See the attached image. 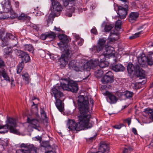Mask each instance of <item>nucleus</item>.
Returning <instances> with one entry per match:
<instances>
[{"label": "nucleus", "mask_w": 153, "mask_h": 153, "mask_svg": "<svg viewBox=\"0 0 153 153\" xmlns=\"http://www.w3.org/2000/svg\"><path fill=\"white\" fill-rule=\"evenodd\" d=\"M77 101L80 113L78 116V122L76 123L73 120H69L67 124L68 128L72 131H78L91 128L93 125L90 122L91 115L89 112L88 101L82 95L78 97Z\"/></svg>", "instance_id": "obj_1"}, {"label": "nucleus", "mask_w": 153, "mask_h": 153, "mask_svg": "<svg viewBox=\"0 0 153 153\" xmlns=\"http://www.w3.org/2000/svg\"><path fill=\"white\" fill-rule=\"evenodd\" d=\"M6 124L0 125V129H3V131H0V133H5L7 132L9 130L11 133L18 134L19 133V131L15 129L16 126V120L12 118L9 117L7 118Z\"/></svg>", "instance_id": "obj_2"}, {"label": "nucleus", "mask_w": 153, "mask_h": 153, "mask_svg": "<svg viewBox=\"0 0 153 153\" xmlns=\"http://www.w3.org/2000/svg\"><path fill=\"white\" fill-rule=\"evenodd\" d=\"M63 51V53L60 58L59 59L60 64L62 66L65 67L71 60V56L72 52L69 47L63 48L61 49Z\"/></svg>", "instance_id": "obj_3"}, {"label": "nucleus", "mask_w": 153, "mask_h": 153, "mask_svg": "<svg viewBox=\"0 0 153 153\" xmlns=\"http://www.w3.org/2000/svg\"><path fill=\"white\" fill-rule=\"evenodd\" d=\"M138 61L140 66L143 67L146 66V62L149 65H153V53L149 52L147 57L145 56L144 53L141 54L138 57Z\"/></svg>", "instance_id": "obj_4"}, {"label": "nucleus", "mask_w": 153, "mask_h": 153, "mask_svg": "<svg viewBox=\"0 0 153 153\" xmlns=\"http://www.w3.org/2000/svg\"><path fill=\"white\" fill-rule=\"evenodd\" d=\"M17 54L22 59V61L20 62L17 66V73L20 74L23 68L24 63H26L30 60V57L29 55L20 50H18Z\"/></svg>", "instance_id": "obj_5"}, {"label": "nucleus", "mask_w": 153, "mask_h": 153, "mask_svg": "<svg viewBox=\"0 0 153 153\" xmlns=\"http://www.w3.org/2000/svg\"><path fill=\"white\" fill-rule=\"evenodd\" d=\"M57 92L56 89L52 88L51 94L52 95H53L56 99L55 105L56 107L60 112H62L63 111L64 107L62 101L60 98L64 97V95L62 92H59L57 93Z\"/></svg>", "instance_id": "obj_6"}, {"label": "nucleus", "mask_w": 153, "mask_h": 153, "mask_svg": "<svg viewBox=\"0 0 153 153\" xmlns=\"http://www.w3.org/2000/svg\"><path fill=\"white\" fill-rule=\"evenodd\" d=\"M63 4L66 8L69 10L70 13H66V15L69 17L71 16L72 13H74L77 7L76 5L75 0H63Z\"/></svg>", "instance_id": "obj_7"}, {"label": "nucleus", "mask_w": 153, "mask_h": 153, "mask_svg": "<svg viewBox=\"0 0 153 153\" xmlns=\"http://www.w3.org/2000/svg\"><path fill=\"white\" fill-rule=\"evenodd\" d=\"M138 64L136 65L135 66H134L132 64L129 63L127 67V69L128 73L131 74L134 71L139 76H142L144 74L145 71L141 68L142 67L140 66L139 63Z\"/></svg>", "instance_id": "obj_8"}, {"label": "nucleus", "mask_w": 153, "mask_h": 153, "mask_svg": "<svg viewBox=\"0 0 153 153\" xmlns=\"http://www.w3.org/2000/svg\"><path fill=\"white\" fill-rule=\"evenodd\" d=\"M57 0H52V4L53 7V15L54 16H58L62 11V7Z\"/></svg>", "instance_id": "obj_9"}, {"label": "nucleus", "mask_w": 153, "mask_h": 153, "mask_svg": "<svg viewBox=\"0 0 153 153\" xmlns=\"http://www.w3.org/2000/svg\"><path fill=\"white\" fill-rule=\"evenodd\" d=\"M70 83V82H69L66 79H64L62 80V81L61 82L60 86L57 85L52 88H56L58 92H62L61 91L62 90L68 91Z\"/></svg>", "instance_id": "obj_10"}, {"label": "nucleus", "mask_w": 153, "mask_h": 153, "mask_svg": "<svg viewBox=\"0 0 153 153\" xmlns=\"http://www.w3.org/2000/svg\"><path fill=\"white\" fill-rule=\"evenodd\" d=\"M128 8V5L126 4L124 7L123 6L118 7L117 14L119 15V19H122L126 18L127 14Z\"/></svg>", "instance_id": "obj_11"}, {"label": "nucleus", "mask_w": 153, "mask_h": 153, "mask_svg": "<svg viewBox=\"0 0 153 153\" xmlns=\"http://www.w3.org/2000/svg\"><path fill=\"white\" fill-rule=\"evenodd\" d=\"M103 94L106 96L107 101L111 104L116 103L118 100V98L115 95L108 91H106Z\"/></svg>", "instance_id": "obj_12"}, {"label": "nucleus", "mask_w": 153, "mask_h": 153, "mask_svg": "<svg viewBox=\"0 0 153 153\" xmlns=\"http://www.w3.org/2000/svg\"><path fill=\"white\" fill-rule=\"evenodd\" d=\"M113 75L111 71L107 72L101 79V82L103 84L111 83L113 82Z\"/></svg>", "instance_id": "obj_13"}, {"label": "nucleus", "mask_w": 153, "mask_h": 153, "mask_svg": "<svg viewBox=\"0 0 153 153\" xmlns=\"http://www.w3.org/2000/svg\"><path fill=\"white\" fill-rule=\"evenodd\" d=\"M6 35L4 30H0V40L1 41V45L2 47L7 46L9 43L8 39L6 37Z\"/></svg>", "instance_id": "obj_14"}, {"label": "nucleus", "mask_w": 153, "mask_h": 153, "mask_svg": "<svg viewBox=\"0 0 153 153\" xmlns=\"http://www.w3.org/2000/svg\"><path fill=\"white\" fill-rule=\"evenodd\" d=\"M1 4L4 12L12 13L13 10L11 9L10 2L8 0H4L1 3Z\"/></svg>", "instance_id": "obj_15"}, {"label": "nucleus", "mask_w": 153, "mask_h": 153, "mask_svg": "<svg viewBox=\"0 0 153 153\" xmlns=\"http://www.w3.org/2000/svg\"><path fill=\"white\" fill-rule=\"evenodd\" d=\"M115 53V51L113 47L111 46H108L106 47L105 49V51L104 53L101 55V56L104 58L105 57L108 56H111Z\"/></svg>", "instance_id": "obj_16"}, {"label": "nucleus", "mask_w": 153, "mask_h": 153, "mask_svg": "<svg viewBox=\"0 0 153 153\" xmlns=\"http://www.w3.org/2000/svg\"><path fill=\"white\" fill-rule=\"evenodd\" d=\"M21 148H24V149L29 150L32 153H37L38 149L34 146L33 144L28 145L24 143H22L20 146Z\"/></svg>", "instance_id": "obj_17"}, {"label": "nucleus", "mask_w": 153, "mask_h": 153, "mask_svg": "<svg viewBox=\"0 0 153 153\" xmlns=\"http://www.w3.org/2000/svg\"><path fill=\"white\" fill-rule=\"evenodd\" d=\"M91 66L89 65L88 63L84 64L83 65V69L85 70L84 74H85L87 75L83 77V79L84 80H89L90 79V75L91 74L88 71H89L91 68Z\"/></svg>", "instance_id": "obj_18"}, {"label": "nucleus", "mask_w": 153, "mask_h": 153, "mask_svg": "<svg viewBox=\"0 0 153 153\" xmlns=\"http://www.w3.org/2000/svg\"><path fill=\"white\" fill-rule=\"evenodd\" d=\"M119 39V34L115 31H111L110 33L108 41L110 42H114Z\"/></svg>", "instance_id": "obj_19"}, {"label": "nucleus", "mask_w": 153, "mask_h": 153, "mask_svg": "<svg viewBox=\"0 0 153 153\" xmlns=\"http://www.w3.org/2000/svg\"><path fill=\"white\" fill-rule=\"evenodd\" d=\"M139 14L138 12H131L129 16L128 20L131 22H134L137 21Z\"/></svg>", "instance_id": "obj_20"}, {"label": "nucleus", "mask_w": 153, "mask_h": 153, "mask_svg": "<svg viewBox=\"0 0 153 153\" xmlns=\"http://www.w3.org/2000/svg\"><path fill=\"white\" fill-rule=\"evenodd\" d=\"M68 91L73 92L76 93L78 90V84L74 82L73 81L70 82L69 88Z\"/></svg>", "instance_id": "obj_21"}, {"label": "nucleus", "mask_w": 153, "mask_h": 153, "mask_svg": "<svg viewBox=\"0 0 153 153\" xmlns=\"http://www.w3.org/2000/svg\"><path fill=\"white\" fill-rule=\"evenodd\" d=\"M99 66L101 68H103L107 67L109 65V63L108 61H105V57L101 56V55L99 57Z\"/></svg>", "instance_id": "obj_22"}, {"label": "nucleus", "mask_w": 153, "mask_h": 153, "mask_svg": "<svg viewBox=\"0 0 153 153\" xmlns=\"http://www.w3.org/2000/svg\"><path fill=\"white\" fill-rule=\"evenodd\" d=\"M111 68L116 72L123 71L125 69L124 66L120 64L112 65L111 67Z\"/></svg>", "instance_id": "obj_23"}, {"label": "nucleus", "mask_w": 153, "mask_h": 153, "mask_svg": "<svg viewBox=\"0 0 153 153\" xmlns=\"http://www.w3.org/2000/svg\"><path fill=\"white\" fill-rule=\"evenodd\" d=\"M76 61L74 60H71L68 64L69 68L70 69H74L76 71H79L80 70V68L76 66Z\"/></svg>", "instance_id": "obj_24"}, {"label": "nucleus", "mask_w": 153, "mask_h": 153, "mask_svg": "<svg viewBox=\"0 0 153 153\" xmlns=\"http://www.w3.org/2000/svg\"><path fill=\"white\" fill-rule=\"evenodd\" d=\"M27 120V123L32 125L33 126H34L37 124H39V120L37 119L28 117Z\"/></svg>", "instance_id": "obj_25"}, {"label": "nucleus", "mask_w": 153, "mask_h": 153, "mask_svg": "<svg viewBox=\"0 0 153 153\" xmlns=\"http://www.w3.org/2000/svg\"><path fill=\"white\" fill-rule=\"evenodd\" d=\"M144 112L146 114H148L149 118L153 122V110L148 108L144 109Z\"/></svg>", "instance_id": "obj_26"}, {"label": "nucleus", "mask_w": 153, "mask_h": 153, "mask_svg": "<svg viewBox=\"0 0 153 153\" xmlns=\"http://www.w3.org/2000/svg\"><path fill=\"white\" fill-rule=\"evenodd\" d=\"M1 76L4 78V80L10 82V78L9 77L7 72L5 70L3 69L2 70V71L1 72Z\"/></svg>", "instance_id": "obj_27"}, {"label": "nucleus", "mask_w": 153, "mask_h": 153, "mask_svg": "<svg viewBox=\"0 0 153 153\" xmlns=\"http://www.w3.org/2000/svg\"><path fill=\"white\" fill-rule=\"evenodd\" d=\"M24 49L26 51L33 53L34 51V48L33 46L30 44H25L23 47Z\"/></svg>", "instance_id": "obj_28"}, {"label": "nucleus", "mask_w": 153, "mask_h": 153, "mask_svg": "<svg viewBox=\"0 0 153 153\" xmlns=\"http://www.w3.org/2000/svg\"><path fill=\"white\" fill-rule=\"evenodd\" d=\"M75 37L76 39V43H77L78 45L79 46H81L84 42V40L82 38L79 37V36L77 35H75Z\"/></svg>", "instance_id": "obj_29"}, {"label": "nucleus", "mask_w": 153, "mask_h": 153, "mask_svg": "<svg viewBox=\"0 0 153 153\" xmlns=\"http://www.w3.org/2000/svg\"><path fill=\"white\" fill-rule=\"evenodd\" d=\"M58 38L63 43H65L68 42V39L67 36L65 35H59L58 36Z\"/></svg>", "instance_id": "obj_30"}, {"label": "nucleus", "mask_w": 153, "mask_h": 153, "mask_svg": "<svg viewBox=\"0 0 153 153\" xmlns=\"http://www.w3.org/2000/svg\"><path fill=\"white\" fill-rule=\"evenodd\" d=\"M23 80L26 81V83L28 84L30 82V79L28 74L27 73H24L22 75Z\"/></svg>", "instance_id": "obj_31"}, {"label": "nucleus", "mask_w": 153, "mask_h": 153, "mask_svg": "<svg viewBox=\"0 0 153 153\" xmlns=\"http://www.w3.org/2000/svg\"><path fill=\"white\" fill-rule=\"evenodd\" d=\"M134 95V93L131 91H126L124 92V95L127 99H132Z\"/></svg>", "instance_id": "obj_32"}, {"label": "nucleus", "mask_w": 153, "mask_h": 153, "mask_svg": "<svg viewBox=\"0 0 153 153\" xmlns=\"http://www.w3.org/2000/svg\"><path fill=\"white\" fill-rule=\"evenodd\" d=\"M121 21L119 19L116 22L115 26V30H114L115 31L117 32V31L121 29Z\"/></svg>", "instance_id": "obj_33"}, {"label": "nucleus", "mask_w": 153, "mask_h": 153, "mask_svg": "<svg viewBox=\"0 0 153 153\" xmlns=\"http://www.w3.org/2000/svg\"><path fill=\"white\" fill-rule=\"evenodd\" d=\"M99 58L98 59L92 60L91 62V67L93 69H94L96 66H99Z\"/></svg>", "instance_id": "obj_34"}, {"label": "nucleus", "mask_w": 153, "mask_h": 153, "mask_svg": "<svg viewBox=\"0 0 153 153\" xmlns=\"http://www.w3.org/2000/svg\"><path fill=\"white\" fill-rule=\"evenodd\" d=\"M47 38H49L51 41L55 38L56 35L52 31H51L50 33H47Z\"/></svg>", "instance_id": "obj_35"}, {"label": "nucleus", "mask_w": 153, "mask_h": 153, "mask_svg": "<svg viewBox=\"0 0 153 153\" xmlns=\"http://www.w3.org/2000/svg\"><path fill=\"white\" fill-rule=\"evenodd\" d=\"M41 146L46 148H51V145L49 143V142L47 141H43L42 143L41 144Z\"/></svg>", "instance_id": "obj_36"}, {"label": "nucleus", "mask_w": 153, "mask_h": 153, "mask_svg": "<svg viewBox=\"0 0 153 153\" xmlns=\"http://www.w3.org/2000/svg\"><path fill=\"white\" fill-rule=\"evenodd\" d=\"M106 40V39L105 38L99 39L98 44L104 47L105 45Z\"/></svg>", "instance_id": "obj_37"}, {"label": "nucleus", "mask_w": 153, "mask_h": 153, "mask_svg": "<svg viewBox=\"0 0 153 153\" xmlns=\"http://www.w3.org/2000/svg\"><path fill=\"white\" fill-rule=\"evenodd\" d=\"M95 75L97 77H100L103 74V72L101 69H97L94 72Z\"/></svg>", "instance_id": "obj_38"}, {"label": "nucleus", "mask_w": 153, "mask_h": 153, "mask_svg": "<svg viewBox=\"0 0 153 153\" xmlns=\"http://www.w3.org/2000/svg\"><path fill=\"white\" fill-rule=\"evenodd\" d=\"M114 27L113 25L107 24L105 27V32H109L111 30L112 28Z\"/></svg>", "instance_id": "obj_39"}, {"label": "nucleus", "mask_w": 153, "mask_h": 153, "mask_svg": "<svg viewBox=\"0 0 153 153\" xmlns=\"http://www.w3.org/2000/svg\"><path fill=\"white\" fill-rule=\"evenodd\" d=\"M16 153H32L29 150L24 149H18L16 151Z\"/></svg>", "instance_id": "obj_40"}, {"label": "nucleus", "mask_w": 153, "mask_h": 153, "mask_svg": "<svg viewBox=\"0 0 153 153\" xmlns=\"http://www.w3.org/2000/svg\"><path fill=\"white\" fill-rule=\"evenodd\" d=\"M6 37L8 38V40L9 39H12V40H17L16 38L11 33H7L6 35Z\"/></svg>", "instance_id": "obj_41"}, {"label": "nucleus", "mask_w": 153, "mask_h": 153, "mask_svg": "<svg viewBox=\"0 0 153 153\" xmlns=\"http://www.w3.org/2000/svg\"><path fill=\"white\" fill-rule=\"evenodd\" d=\"M18 19L19 20H25L26 19H30V17L29 16H25V14L24 13H22L19 16Z\"/></svg>", "instance_id": "obj_42"}, {"label": "nucleus", "mask_w": 153, "mask_h": 153, "mask_svg": "<svg viewBox=\"0 0 153 153\" xmlns=\"http://www.w3.org/2000/svg\"><path fill=\"white\" fill-rule=\"evenodd\" d=\"M12 50V48L11 47H7L4 49V51L6 55H8L9 53H11Z\"/></svg>", "instance_id": "obj_43"}, {"label": "nucleus", "mask_w": 153, "mask_h": 153, "mask_svg": "<svg viewBox=\"0 0 153 153\" xmlns=\"http://www.w3.org/2000/svg\"><path fill=\"white\" fill-rule=\"evenodd\" d=\"M142 31H141L137 33H135L133 35L129 37V39H132L136 38L139 36V35L141 33Z\"/></svg>", "instance_id": "obj_44"}, {"label": "nucleus", "mask_w": 153, "mask_h": 153, "mask_svg": "<svg viewBox=\"0 0 153 153\" xmlns=\"http://www.w3.org/2000/svg\"><path fill=\"white\" fill-rule=\"evenodd\" d=\"M40 112L42 118L43 119L46 118V115L44 110L43 109H41Z\"/></svg>", "instance_id": "obj_45"}, {"label": "nucleus", "mask_w": 153, "mask_h": 153, "mask_svg": "<svg viewBox=\"0 0 153 153\" xmlns=\"http://www.w3.org/2000/svg\"><path fill=\"white\" fill-rule=\"evenodd\" d=\"M97 48V51L99 53L100 51H101L104 48L102 46L98 44V45L96 46Z\"/></svg>", "instance_id": "obj_46"}, {"label": "nucleus", "mask_w": 153, "mask_h": 153, "mask_svg": "<svg viewBox=\"0 0 153 153\" xmlns=\"http://www.w3.org/2000/svg\"><path fill=\"white\" fill-rule=\"evenodd\" d=\"M5 66V64L4 61L0 58V67L3 68Z\"/></svg>", "instance_id": "obj_47"}, {"label": "nucleus", "mask_w": 153, "mask_h": 153, "mask_svg": "<svg viewBox=\"0 0 153 153\" xmlns=\"http://www.w3.org/2000/svg\"><path fill=\"white\" fill-rule=\"evenodd\" d=\"M12 13L10 16V17L12 19H14L17 17V15L16 13H14L13 10L12 13Z\"/></svg>", "instance_id": "obj_48"}, {"label": "nucleus", "mask_w": 153, "mask_h": 153, "mask_svg": "<svg viewBox=\"0 0 153 153\" xmlns=\"http://www.w3.org/2000/svg\"><path fill=\"white\" fill-rule=\"evenodd\" d=\"M41 39L43 40L45 39H47V33H45L44 34H42L40 36Z\"/></svg>", "instance_id": "obj_49"}, {"label": "nucleus", "mask_w": 153, "mask_h": 153, "mask_svg": "<svg viewBox=\"0 0 153 153\" xmlns=\"http://www.w3.org/2000/svg\"><path fill=\"white\" fill-rule=\"evenodd\" d=\"M34 140L39 141L40 143L42 140V137L39 136L33 138Z\"/></svg>", "instance_id": "obj_50"}, {"label": "nucleus", "mask_w": 153, "mask_h": 153, "mask_svg": "<svg viewBox=\"0 0 153 153\" xmlns=\"http://www.w3.org/2000/svg\"><path fill=\"white\" fill-rule=\"evenodd\" d=\"M145 82H143V81L142 82H138V83H135L134 84V86L135 88V89L137 88H138V87L137 86V85L138 84H143L145 83Z\"/></svg>", "instance_id": "obj_51"}, {"label": "nucleus", "mask_w": 153, "mask_h": 153, "mask_svg": "<svg viewBox=\"0 0 153 153\" xmlns=\"http://www.w3.org/2000/svg\"><path fill=\"white\" fill-rule=\"evenodd\" d=\"M32 127L33 128L39 131H40L41 130V128H40L39 124H37L36 125V126H32Z\"/></svg>", "instance_id": "obj_52"}, {"label": "nucleus", "mask_w": 153, "mask_h": 153, "mask_svg": "<svg viewBox=\"0 0 153 153\" xmlns=\"http://www.w3.org/2000/svg\"><path fill=\"white\" fill-rule=\"evenodd\" d=\"M90 50L94 53L97 52V47L95 46H93L90 49Z\"/></svg>", "instance_id": "obj_53"}, {"label": "nucleus", "mask_w": 153, "mask_h": 153, "mask_svg": "<svg viewBox=\"0 0 153 153\" xmlns=\"http://www.w3.org/2000/svg\"><path fill=\"white\" fill-rule=\"evenodd\" d=\"M91 32L94 34H96L97 33V30L96 28H94L91 30Z\"/></svg>", "instance_id": "obj_54"}, {"label": "nucleus", "mask_w": 153, "mask_h": 153, "mask_svg": "<svg viewBox=\"0 0 153 153\" xmlns=\"http://www.w3.org/2000/svg\"><path fill=\"white\" fill-rule=\"evenodd\" d=\"M3 13L2 12H0V19H4L6 18V17L4 16Z\"/></svg>", "instance_id": "obj_55"}, {"label": "nucleus", "mask_w": 153, "mask_h": 153, "mask_svg": "<svg viewBox=\"0 0 153 153\" xmlns=\"http://www.w3.org/2000/svg\"><path fill=\"white\" fill-rule=\"evenodd\" d=\"M132 131L135 135L138 134L137 132V130L135 128H132Z\"/></svg>", "instance_id": "obj_56"}, {"label": "nucleus", "mask_w": 153, "mask_h": 153, "mask_svg": "<svg viewBox=\"0 0 153 153\" xmlns=\"http://www.w3.org/2000/svg\"><path fill=\"white\" fill-rule=\"evenodd\" d=\"M121 126L120 125H116L114 126L113 127L117 129H120L121 128Z\"/></svg>", "instance_id": "obj_57"}, {"label": "nucleus", "mask_w": 153, "mask_h": 153, "mask_svg": "<svg viewBox=\"0 0 153 153\" xmlns=\"http://www.w3.org/2000/svg\"><path fill=\"white\" fill-rule=\"evenodd\" d=\"M126 121L127 122L128 126H129L131 122V119L129 118H128L126 119Z\"/></svg>", "instance_id": "obj_58"}, {"label": "nucleus", "mask_w": 153, "mask_h": 153, "mask_svg": "<svg viewBox=\"0 0 153 153\" xmlns=\"http://www.w3.org/2000/svg\"><path fill=\"white\" fill-rule=\"evenodd\" d=\"M53 30H55L56 31H60L61 29L59 27H56V26H54V29Z\"/></svg>", "instance_id": "obj_59"}, {"label": "nucleus", "mask_w": 153, "mask_h": 153, "mask_svg": "<svg viewBox=\"0 0 153 153\" xmlns=\"http://www.w3.org/2000/svg\"><path fill=\"white\" fill-rule=\"evenodd\" d=\"M123 153H128V149L126 148H124L123 149Z\"/></svg>", "instance_id": "obj_60"}, {"label": "nucleus", "mask_w": 153, "mask_h": 153, "mask_svg": "<svg viewBox=\"0 0 153 153\" xmlns=\"http://www.w3.org/2000/svg\"><path fill=\"white\" fill-rule=\"evenodd\" d=\"M96 136V135H94V137H90V138H89V140H91V142L94 139H95V137Z\"/></svg>", "instance_id": "obj_61"}, {"label": "nucleus", "mask_w": 153, "mask_h": 153, "mask_svg": "<svg viewBox=\"0 0 153 153\" xmlns=\"http://www.w3.org/2000/svg\"><path fill=\"white\" fill-rule=\"evenodd\" d=\"M45 153H59V152H57L56 151H55L54 153L53 151H48L46 152Z\"/></svg>", "instance_id": "obj_62"}, {"label": "nucleus", "mask_w": 153, "mask_h": 153, "mask_svg": "<svg viewBox=\"0 0 153 153\" xmlns=\"http://www.w3.org/2000/svg\"><path fill=\"white\" fill-rule=\"evenodd\" d=\"M34 29H35L36 30H39V28L37 27L36 26L34 27Z\"/></svg>", "instance_id": "obj_63"}, {"label": "nucleus", "mask_w": 153, "mask_h": 153, "mask_svg": "<svg viewBox=\"0 0 153 153\" xmlns=\"http://www.w3.org/2000/svg\"><path fill=\"white\" fill-rule=\"evenodd\" d=\"M149 87L150 88H152L153 87V82L150 84Z\"/></svg>", "instance_id": "obj_64"}]
</instances>
